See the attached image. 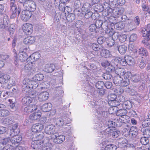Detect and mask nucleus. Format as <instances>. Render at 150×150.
<instances>
[{"mask_svg":"<svg viewBox=\"0 0 150 150\" xmlns=\"http://www.w3.org/2000/svg\"><path fill=\"white\" fill-rule=\"evenodd\" d=\"M101 103V101L100 100H94L93 101L91 102L89 105L90 107L94 108L96 109L97 113L99 115L106 117L107 112L104 111V108L100 106Z\"/></svg>","mask_w":150,"mask_h":150,"instance_id":"obj_1","label":"nucleus"},{"mask_svg":"<svg viewBox=\"0 0 150 150\" xmlns=\"http://www.w3.org/2000/svg\"><path fill=\"white\" fill-rule=\"evenodd\" d=\"M28 55L24 52H20L18 56L14 57V64L16 66L19 65V60L24 62L28 58Z\"/></svg>","mask_w":150,"mask_h":150,"instance_id":"obj_2","label":"nucleus"},{"mask_svg":"<svg viewBox=\"0 0 150 150\" xmlns=\"http://www.w3.org/2000/svg\"><path fill=\"white\" fill-rule=\"evenodd\" d=\"M36 67L35 64L32 62H27L25 63L24 67L25 71L28 74H31L35 73L36 71Z\"/></svg>","mask_w":150,"mask_h":150,"instance_id":"obj_3","label":"nucleus"},{"mask_svg":"<svg viewBox=\"0 0 150 150\" xmlns=\"http://www.w3.org/2000/svg\"><path fill=\"white\" fill-rule=\"evenodd\" d=\"M24 8L30 12H33L36 9V6L35 2L32 0H29L23 6Z\"/></svg>","mask_w":150,"mask_h":150,"instance_id":"obj_4","label":"nucleus"},{"mask_svg":"<svg viewBox=\"0 0 150 150\" xmlns=\"http://www.w3.org/2000/svg\"><path fill=\"white\" fill-rule=\"evenodd\" d=\"M142 32H143L142 36L145 37L144 39L148 41L150 40V24H148L146 28L142 29Z\"/></svg>","mask_w":150,"mask_h":150,"instance_id":"obj_5","label":"nucleus"},{"mask_svg":"<svg viewBox=\"0 0 150 150\" xmlns=\"http://www.w3.org/2000/svg\"><path fill=\"white\" fill-rule=\"evenodd\" d=\"M22 28L23 32L27 35H30L33 30L32 25L28 23L24 24L22 26Z\"/></svg>","mask_w":150,"mask_h":150,"instance_id":"obj_6","label":"nucleus"},{"mask_svg":"<svg viewBox=\"0 0 150 150\" xmlns=\"http://www.w3.org/2000/svg\"><path fill=\"white\" fill-rule=\"evenodd\" d=\"M10 11L11 14V17L14 18L17 15L18 16L20 12L21 9L18 8L17 9L16 5L10 6Z\"/></svg>","mask_w":150,"mask_h":150,"instance_id":"obj_7","label":"nucleus"},{"mask_svg":"<svg viewBox=\"0 0 150 150\" xmlns=\"http://www.w3.org/2000/svg\"><path fill=\"white\" fill-rule=\"evenodd\" d=\"M32 13L27 10H23L21 13V19L25 21H28L31 17Z\"/></svg>","mask_w":150,"mask_h":150,"instance_id":"obj_8","label":"nucleus"},{"mask_svg":"<svg viewBox=\"0 0 150 150\" xmlns=\"http://www.w3.org/2000/svg\"><path fill=\"white\" fill-rule=\"evenodd\" d=\"M33 141L32 142L31 145V147L34 149H37L40 148L41 147V145L43 146V145L42 144H44L45 143L44 141H35L33 140Z\"/></svg>","mask_w":150,"mask_h":150,"instance_id":"obj_9","label":"nucleus"},{"mask_svg":"<svg viewBox=\"0 0 150 150\" xmlns=\"http://www.w3.org/2000/svg\"><path fill=\"white\" fill-rule=\"evenodd\" d=\"M69 118L62 117V118H59L57 120V123L60 126H62L65 125V127H64L67 128L66 126L67 125H66L69 124Z\"/></svg>","mask_w":150,"mask_h":150,"instance_id":"obj_10","label":"nucleus"},{"mask_svg":"<svg viewBox=\"0 0 150 150\" xmlns=\"http://www.w3.org/2000/svg\"><path fill=\"white\" fill-rule=\"evenodd\" d=\"M116 115L117 116H120V117H124L126 119H129V117L126 114L127 113V112L125 109H120L116 110Z\"/></svg>","mask_w":150,"mask_h":150,"instance_id":"obj_11","label":"nucleus"},{"mask_svg":"<svg viewBox=\"0 0 150 150\" xmlns=\"http://www.w3.org/2000/svg\"><path fill=\"white\" fill-rule=\"evenodd\" d=\"M43 125L39 123L34 124L32 126L31 130L33 132L36 133L40 132L43 128Z\"/></svg>","mask_w":150,"mask_h":150,"instance_id":"obj_12","label":"nucleus"},{"mask_svg":"<svg viewBox=\"0 0 150 150\" xmlns=\"http://www.w3.org/2000/svg\"><path fill=\"white\" fill-rule=\"evenodd\" d=\"M55 137L53 139V142L56 144H60L64 142L65 139V136L63 135H54Z\"/></svg>","mask_w":150,"mask_h":150,"instance_id":"obj_13","label":"nucleus"},{"mask_svg":"<svg viewBox=\"0 0 150 150\" xmlns=\"http://www.w3.org/2000/svg\"><path fill=\"white\" fill-rule=\"evenodd\" d=\"M55 127L53 125H49L45 127V131L48 134H53L55 131Z\"/></svg>","mask_w":150,"mask_h":150,"instance_id":"obj_14","label":"nucleus"},{"mask_svg":"<svg viewBox=\"0 0 150 150\" xmlns=\"http://www.w3.org/2000/svg\"><path fill=\"white\" fill-rule=\"evenodd\" d=\"M37 109V105H31L25 107L24 108V110L25 112L28 113H30L36 110Z\"/></svg>","mask_w":150,"mask_h":150,"instance_id":"obj_15","label":"nucleus"},{"mask_svg":"<svg viewBox=\"0 0 150 150\" xmlns=\"http://www.w3.org/2000/svg\"><path fill=\"white\" fill-rule=\"evenodd\" d=\"M22 140L21 137L19 135L12 137L10 141L13 145L17 146L18 143Z\"/></svg>","mask_w":150,"mask_h":150,"instance_id":"obj_16","label":"nucleus"},{"mask_svg":"<svg viewBox=\"0 0 150 150\" xmlns=\"http://www.w3.org/2000/svg\"><path fill=\"white\" fill-rule=\"evenodd\" d=\"M127 142V140L124 138H119L117 141L118 146L121 148H124L126 146Z\"/></svg>","mask_w":150,"mask_h":150,"instance_id":"obj_17","label":"nucleus"},{"mask_svg":"<svg viewBox=\"0 0 150 150\" xmlns=\"http://www.w3.org/2000/svg\"><path fill=\"white\" fill-rule=\"evenodd\" d=\"M137 63L139 67L143 69L146 66V61L145 59L142 57H139L138 59Z\"/></svg>","mask_w":150,"mask_h":150,"instance_id":"obj_18","label":"nucleus"},{"mask_svg":"<svg viewBox=\"0 0 150 150\" xmlns=\"http://www.w3.org/2000/svg\"><path fill=\"white\" fill-rule=\"evenodd\" d=\"M33 140L35 141H41L44 137V134L43 132H40L38 133L34 134L33 136ZM44 141V140H43Z\"/></svg>","mask_w":150,"mask_h":150,"instance_id":"obj_19","label":"nucleus"},{"mask_svg":"<svg viewBox=\"0 0 150 150\" xmlns=\"http://www.w3.org/2000/svg\"><path fill=\"white\" fill-rule=\"evenodd\" d=\"M49 96V93L47 92H41L39 96L38 99L41 102L45 101L48 99Z\"/></svg>","mask_w":150,"mask_h":150,"instance_id":"obj_20","label":"nucleus"},{"mask_svg":"<svg viewBox=\"0 0 150 150\" xmlns=\"http://www.w3.org/2000/svg\"><path fill=\"white\" fill-rule=\"evenodd\" d=\"M35 37L34 36H28L24 40V43L25 44L30 45L35 42Z\"/></svg>","mask_w":150,"mask_h":150,"instance_id":"obj_21","label":"nucleus"},{"mask_svg":"<svg viewBox=\"0 0 150 150\" xmlns=\"http://www.w3.org/2000/svg\"><path fill=\"white\" fill-rule=\"evenodd\" d=\"M55 69V66L53 64H47L44 68V71L47 73H51Z\"/></svg>","mask_w":150,"mask_h":150,"instance_id":"obj_22","label":"nucleus"},{"mask_svg":"<svg viewBox=\"0 0 150 150\" xmlns=\"http://www.w3.org/2000/svg\"><path fill=\"white\" fill-rule=\"evenodd\" d=\"M127 120L128 119H125L124 117H120L119 119H117L116 120V126L118 127L121 126L123 123H125L127 122Z\"/></svg>","mask_w":150,"mask_h":150,"instance_id":"obj_23","label":"nucleus"},{"mask_svg":"<svg viewBox=\"0 0 150 150\" xmlns=\"http://www.w3.org/2000/svg\"><path fill=\"white\" fill-rule=\"evenodd\" d=\"M32 97L30 96H25L23 98L22 103L23 105H28L32 102Z\"/></svg>","mask_w":150,"mask_h":150,"instance_id":"obj_24","label":"nucleus"},{"mask_svg":"<svg viewBox=\"0 0 150 150\" xmlns=\"http://www.w3.org/2000/svg\"><path fill=\"white\" fill-rule=\"evenodd\" d=\"M52 105L50 103L43 104L42 106V110L43 112H47L51 109Z\"/></svg>","mask_w":150,"mask_h":150,"instance_id":"obj_25","label":"nucleus"},{"mask_svg":"<svg viewBox=\"0 0 150 150\" xmlns=\"http://www.w3.org/2000/svg\"><path fill=\"white\" fill-rule=\"evenodd\" d=\"M41 113L39 112H35L31 114L29 117V119L32 120H37L40 118Z\"/></svg>","mask_w":150,"mask_h":150,"instance_id":"obj_26","label":"nucleus"},{"mask_svg":"<svg viewBox=\"0 0 150 150\" xmlns=\"http://www.w3.org/2000/svg\"><path fill=\"white\" fill-rule=\"evenodd\" d=\"M100 55L103 57L106 58L110 57L112 56L110 51L108 50L105 49H103L100 52Z\"/></svg>","mask_w":150,"mask_h":150,"instance_id":"obj_27","label":"nucleus"},{"mask_svg":"<svg viewBox=\"0 0 150 150\" xmlns=\"http://www.w3.org/2000/svg\"><path fill=\"white\" fill-rule=\"evenodd\" d=\"M123 79L120 76H117L115 77L113 81L115 85L117 86H120L121 85Z\"/></svg>","mask_w":150,"mask_h":150,"instance_id":"obj_28","label":"nucleus"},{"mask_svg":"<svg viewBox=\"0 0 150 150\" xmlns=\"http://www.w3.org/2000/svg\"><path fill=\"white\" fill-rule=\"evenodd\" d=\"M141 131L143 134L148 137H150V129L147 127H142Z\"/></svg>","mask_w":150,"mask_h":150,"instance_id":"obj_29","label":"nucleus"},{"mask_svg":"<svg viewBox=\"0 0 150 150\" xmlns=\"http://www.w3.org/2000/svg\"><path fill=\"white\" fill-rule=\"evenodd\" d=\"M125 25L123 22H119L116 23L114 25V28L116 30H121L124 28Z\"/></svg>","mask_w":150,"mask_h":150,"instance_id":"obj_30","label":"nucleus"},{"mask_svg":"<svg viewBox=\"0 0 150 150\" xmlns=\"http://www.w3.org/2000/svg\"><path fill=\"white\" fill-rule=\"evenodd\" d=\"M13 122V121L12 120L11 117H8L5 118L3 120V124L4 125H8L12 124Z\"/></svg>","mask_w":150,"mask_h":150,"instance_id":"obj_31","label":"nucleus"},{"mask_svg":"<svg viewBox=\"0 0 150 150\" xmlns=\"http://www.w3.org/2000/svg\"><path fill=\"white\" fill-rule=\"evenodd\" d=\"M125 69L122 68H117L115 69V72L118 76H122L125 72Z\"/></svg>","mask_w":150,"mask_h":150,"instance_id":"obj_32","label":"nucleus"},{"mask_svg":"<svg viewBox=\"0 0 150 150\" xmlns=\"http://www.w3.org/2000/svg\"><path fill=\"white\" fill-rule=\"evenodd\" d=\"M91 7V5L90 3H85L83 6L81 10L82 12L84 11H88L90 10V8Z\"/></svg>","mask_w":150,"mask_h":150,"instance_id":"obj_33","label":"nucleus"},{"mask_svg":"<svg viewBox=\"0 0 150 150\" xmlns=\"http://www.w3.org/2000/svg\"><path fill=\"white\" fill-rule=\"evenodd\" d=\"M105 31V33L108 34L109 36H112V37H114L115 36V35L117 36H118V33H114L113 29L112 28H108V29H107Z\"/></svg>","mask_w":150,"mask_h":150,"instance_id":"obj_34","label":"nucleus"},{"mask_svg":"<svg viewBox=\"0 0 150 150\" xmlns=\"http://www.w3.org/2000/svg\"><path fill=\"white\" fill-rule=\"evenodd\" d=\"M125 135L126 137H128L129 136L131 138L133 139L135 137L137 134V132H128V131L127 130L126 131Z\"/></svg>","mask_w":150,"mask_h":150,"instance_id":"obj_35","label":"nucleus"},{"mask_svg":"<svg viewBox=\"0 0 150 150\" xmlns=\"http://www.w3.org/2000/svg\"><path fill=\"white\" fill-rule=\"evenodd\" d=\"M121 105L123 108L128 109H130L132 106L131 103L128 100L123 102Z\"/></svg>","mask_w":150,"mask_h":150,"instance_id":"obj_36","label":"nucleus"},{"mask_svg":"<svg viewBox=\"0 0 150 150\" xmlns=\"http://www.w3.org/2000/svg\"><path fill=\"white\" fill-rule=\"evenodd\" d=\"M127 49V47L125 45L120 46L117 48V50L119 51V52L122 54H125L126 52Z\"/></svg>","mask_w":150,"mask_h":150,"instance_id":"obj_37","label":"nucleus"},{"mask_svg":"<svg viewBox=\"0 0 150 150\" xmlns=\"http://www.w3.org/2000/svg\"><path fill=\"white\" fill-rule=\"evenodd\" d=\"M126 61V65L127 64L129 65H132L134 64V59L131 57L127 56H125Z\"/></svg>","mask_w":150,"mask_h":150,"instance_id":"obj_38","label":"nucleus"},{"mask_svg":"<svg viewBox=\"0 0 150 150\" xmlns=\"http://www.w3.org/2000/svg\"><path fill=\"white\" fill-rule=\"evenodd\" d=\"M148 138L145 136L142 137L140 139V142L143 145H147L149 142Z\"/></svg>","mask_w":150,"mask_h":150,"instance_id":"obj_39","label":"nucleus"},{"mask_svg":"<svg viewBox=\"0 0 150 150\" xmlns=\"http://www.w3.org/2000/svg\"><path fill=\"white\" fill-rule=\"evenodd\" d=\"M138 52L139 54L144 56H146L148 55L147 50L144 48L141 47L139 49Z\"/></svg>","mask_w":150,"mask_h":150,"instance_id":"obj_40","label":"nucleus"},{"mask_svg":"<svg viewBox=\"0 0 150 150\" xmlns=\"http://www.w3.org/2000/svg\"><path fill=\"white\" fill-rule=\"evenodd\" d=\"M75 15L74 13H71L67 15V20L69 22H72L75 19Z\"/></svg>","mask_w":150,"mask_h":150,"instance_id":"obj_41","label":"nucleus"},{"mask_svg":"<svg viewBox=\"0 0 150 150\" xmlns=\"http://www.w3.org/2000/svg\"><path fill=\"white\" fill-rule=\"evenodd\" d=\"M89 31L91 32H94L97 33L98 31V30L95 26V25L93 24L91 25L88 27Z\"/></svg>","mask_w":150,"mask_h":150,"instance_id":"obj_42","label":"nucleus"},{"mask_svg":"<svg viewBox=\"0 0 150 150\" xmlns=\"http://www.w3.org/2000/svg\"><path fill=\"white\" fill-rule=\"evenodd\" d=\"M126 27L127 31H130L133 30L136 27L135 25L132 22L127 24Z\"/></svg>","mask_w":150,"mask_h":150,"instance_id":"obj_43","label":"nucleus"},{"mask_svg":"<svg viewBox=\"0 0 150 150\" xmlns=\"http://www.w3.org/2000/svg\"><path fill=\"white\" fill-rule=\"evenodd\" d=\"M10 76L6 75H3L2 74V76L0 78V80L2 82H7L9 79Z\"/></svg>","mask_w":150,"mask_h":150,"instance_id":"obj_44","label":"nucleus"},{"mask_svg":"<svg viewBox=\"0 0 150 150\" xmlns=\"http://www.w3.org/2000/svg\"><path fill=\"white\" fill-rule=\"evenodd\" d=\"M29 84L30 87H32L31 88H35L38 86V84L36 81H30L29 80Z\"/></svg>","mask_w":150,"mask_h":150,"instance_id":"obj_45","label":"nucleus"},{"mask_svg":"<svg viewBox=\"0 0 150 150\" xmlns=\"http://www.w3.org/2000/svg\"><path fill=\"white\" fill-rule=\"evenodd\" d=\"M116 149L117 147L115 145L108 144L105 147V150H115Z\"/></svg>","mask_w":150,"mask_h":150,"instance_id":"obj_46","label":"nucleus"},{"mask_svg":"<svg viewBox=\"0 0 150 150\" xmlns=\"http://www.w3.org/2000/svg\"><path fill=\"white\" fill-rule=\"evenodd\" d=\"M104 83L102 81H98L95 85L96 87L98 89H102L103 87L104 86Z\"/></svg>","mask_w":150,"mask_h":150,"instance_id":"obj_47","label":"nucleus"},{"mask_svg":"<svg viewBox=\"0 0 150 150\" xmlns=\"http://www.w3.org/2000/svg\"><path fill=\"white\" fill-rule=\"evenodd\" d=\"M117 96L115 94H112L109 95L108 96V98L109 100V103H112V104L113 105V102L112 101H114L116 99Z\"/></svg>","mask_w":150,"mask_h":150,"instance_id":"obj_48","label":"nucleus"},{"mask_svg":"<svg viewBox=\"0 0 150 150\" xmlns=\"http://www.w3.org/2000/svg\"><path fill=\"white\" fill-rule=\"evenodd\" d=\"M82 13L83 14L85 13V17L87 19L89 18L92 16L93 14V13L91 10L84 11L83 12H82Z\"/></svg>","mask_w":150,"mask_h":150,"instance_id":"obj_49","label":"nucleus"},{"mask_svg":"<svg viewBox=\"0 0 150 150\" xmlns=\"http://www.w3.org/2000/svg\"><path fill=\"white\" fill-rule=\"evenodd\" d=\"M101 45L93 43L91 45L92 49L95 51H98L101 49Z\"/></svg>","mask_w":150,"mask_h":150,"instance_id":"obj_50","label":"nucleus"},{"mask_svg":"<svg viewBox=\"0 0 150 150\" xmlns=\"http://www.w3.org/2000/svg\"><path fill=\"white\" fill-rule=\"evenodd\" d=\"M44 78L43 75L41 74H37L34 77L33 79L38 81H40L43 79Z\"/></svg>","mask_w":150,"mask_h":150,"instance_id":"obj_51","label":"nucleus"},{"mask_svg":"<svg viewBox=\"0 0 150 150\" xmlns=\"http://www.w3.org/2000/svg\"><path fill=\"white\" fill-rule=\"evenodd\" d=\"M9 114V112L6 110L1 109L0 110V116H6Z\"/></svg>","mask_w":150,"mask_h":150,"instance_id":"obj_52","label":"nucleus"},{"mask_svg":"<svg viewBox=\"0 0 150 150\" xmlns=\"http://www.w3.org/2000/svg\"><path fill=\"white\" fill-rule=\"evenodd\" d=\"M103 77L106 80H109L112 78V76L111 74L108 73H106L103 74Z\"/></svg>","mask_w":150,"mask_h":150,"instance_id":"obj_53","label":"nucleus"},{"mask_svg":"<svg viewBox=\"0 0 150 150\" xmlns=\"http://www.w3.org/2000/svg\"><path fill=\"white\" fill-rule=\"evenodd\" d=\"M102 23H103V21L102 20H97L96 21L95 24H94L95 25V26L98 30L99 28H100Z\"/></svg>","mask_w":150,"mask_h":150,"instance_id":"obj_54","label":"nucleus"},{"mask_svg":"<svg viewBox=\"0 0 150 150\" xmlns=\"http://www.w3.org/2000/svg\"><path fill=\"white\" fill-rule=\"evenodd\" d=\"M112 137L115 138H117L120 134V132L119 131H116L114 130L112 131Z\"/></svg>","mask_w":150,"mask_h":150,"instance_id":"obj_55","label":"nucleus"},{"mask_svg":"<svg viewBox=\"0 0 150 150\" xmlns=\"http://www.w3.org/2000/svg\"><path fill=\"white\" fill-rule=\"evenodd\" d=\"M127 36L125 35H120L119 36H117V38H118L119 40L121 42H124L126 40Z\"/></svg>","mask_w":150,"mask_h":150,"instance_id":"obj_56","label":"nucleus"},{"mask_svg":"<svg viewBox=\"0 0 150 150\" xmlns=\"http://www.w3.org/2000/svg\"><path fill=\"white\" fill-rule=\"evenodd\" d=\"M141 77L138 75H134L132 78V80L134 82H137L140 81Z\"/></svg>","mask_w":150,"mask_h":150,"instance_id":"obj_57","label":"nucleus"},{"mask_svg":"<svg viewBox=\"0 0 150 150\" xmlns=\"http://www.w3.org/2000/svg\"><path fill=\"white\" fill-rule=\"evenodd\" d=\"M109 65L108 64V67H107L106 69V71L108 72H112L115 71V68L113 66L109 64Z\"/></svg>","mask_w":150,"mask_h":150,"instance_id":"obj_58","label":"nucleus"},{"mask_svg":"<svg viewBox=\"0 0 150 150\" xmlns=\"http://www.w3.org/2000/svg\"><path fill=\"white\" fill-rule=\"evenodd\" d=\"M108 28V23L107 21H104L103 22V23L100 29H103L104 31H105Z\"/></svg>","mask_w":150,"mask_h":150,"instance_id":"obj_59","label":"nucleus"},{"mask_svg":"<svg viewBox=\"0 0 150 150\" xmlns=\"http://www.w3.org/2000/svg\"><path fill=\"white\" fill-rule=\"evenodd\" d=\"M15 27L13 24L11 25L9 27V33L10 35H12L15 31Z\"/></svg>","mask_w":150,"mask_h":150,"instance_id":"obj_60","label":"nucleus"},{"mask_svg":"<svg viewBox=\"0 0 150 150\" xmlns=\"http://www.w3.org/2000/svg\"><path fill=\"white\" fill-rule=\"evenodd\" d=\"M122 81L121 85L122 86L125 87L127 86L129 83V79H125L124 80H123Z\"/></svg>","mask_w":150,"mask_h":150,"instance_id":"obj_61","label":"nucleus"},{"mask_svg":"<svg viewBox=\"0 0 150 150\" xmlns=\"http://www.w3.org/2000/svg\"><path fill=\"white\" fill-rule=\"evenodd\" d=\"M8 134L11 137H13L15 136H17V134H18L17 133L16 131H15L11 129L10 130L8 131Z\"/></svg>","mask_w":150,"mask_h":150,"instance_id":"obj_62","label":"nucleus"},{"mask_svg":"<svg viewBox=\"0 0 150 150\" xmlns=\"http://www.w3.org/2000/svg\"><path fill=\"white\" fill-rule=\"evenodd\" d=\"M31 57L32 58H33L34 60H37L40 57V55L38 53H35L33 54Z\"/></svg>","mask_w":150,"mask_h":150,"instance_id":"obj_63","label":"nucleus"},{"mask_svg":"<svg viewBox=\"0 0 150 150\" xmlns=\"http://www.w3.org/2000/svg\"><path fill=\"white\" fill-rule=\"evenodd\" d=\"M106 40V38L102 36L98 38L97 42L100 45L104 43Z\"/></svg>","mask_w":150,"mask_h":150,"instance_id":"obj_64","label":"nucleus"}]
</instances>
